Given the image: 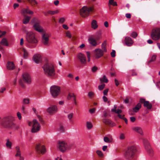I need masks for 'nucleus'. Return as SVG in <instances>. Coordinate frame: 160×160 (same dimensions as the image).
Returning <instances> with one entry per match:
<instances>
[{"label":"nucleus","mask_w":160,"mask_h":160,"mask_svg":"<svg viewBox=\"0 0 160 160\" xmlns=\"http://www.w3.org/2000/svg\"><path fill=\"white\" fill-rule=\"evenodd\" d=\"M105 87V84H103L98 86V88L99 90H102L104 89Z\"/></svg>","instance_id":"09e8293b"},{"label":"nucleus","mask_w":160,"mask_h":160,"mask_svg":"<svg viewBox=\"0 0 160 160\" xmlns=\"http://www.w3.org/2000/svg\"><path fill=\"white\" fill-rule=\"evenodd\" d=\"M138 36L137 33L135 32H132L131 34V37L133 38H135Z\"/></svg>","instance_id":"de8ad7c7"},{"label":"nucleus","mask_w":160,"mask_h":160,"mask_svg":"<svg viewBox=\"0 0 160 160\" xmlns=\"http://www.w3.org/2000/svg\"><path fill=\"white\" fill-rule=\"evenodd\" d=\"M95 95V94L93 92L91 91L88 92V96L90 98H93V97H94Z\"/></svg>","instance_id":"58836bf2"},{"label":"nucleus","mask_w":160,"mask_h":160,"mask_svg":"<svg viewBox=\"0 0 160 160\" xmlns=\"http://www.w3.org/2000/svg\"><path fill=\"white\" fill-rule=\"evenodd\" d=\"M136 152L137 148L136 146H129L125 150L124 153V157L126 159L131 160L134 157Z\"/></svg>","instance_id":"f03ea898"},{"label":"nucleus","mask_w":160,"mask_h":160,"mask_svg":"<svg viewBox=\"0 0 160 160\" xmlns=\"http://www.w3.org/2000/svg\"><path fill=\"white\" fill-rule=\"evenodd\" d=\"M77 57L80 60L81 64H85L86 63V59L85 56L82 53H79L77 54Z\"/></svg>","instance_id":"dca6fc26"},{"label":"nucleus","mask_w":160,"mask_h":160,"mask_svg":"<svg viewBox=\"0 0 160 160\" xmlns=\"http://www.w3.org/2000/svg\"><path fill=\"white\" fill-rule=\"evenodd\" d=\"M132 130L142 135L143 133V132L142 129L140 127H134L132 128Z\"/></svg>","instance_id":"a878e982"},{"label":"nucleus","mask_w":160,"mask_h":160,"mask_svg":"<svg viewBox=\"0 0 160 160\" xmlns=\"http://www.w3.org/2000/svg\"><path fill=\"white\" fill-rule=\"evenodd\" d=\"M124 43L127 46L130 47L133 44V41L130 37H126L125 38Z\"/></svg>","instance_id":"aec40b11"},{"label":"nucleus","mask_w":160,"mask_h":160,"mask_svg":"<svg viewBox=\"0 0 160 160\" xmlns=\"http://www.w3.org/2000/svg\"><path fill=\"white\" fill-rule=\"evenodd\" d=\"M29 100L28 99L25 98L23 100V103L24 104H28L29 103Z\"/></svg>","instance_id":"3c124183"},{"label":"nucleus","mask_w":160,"mask_h":160,"mask_svg":"<svg viewBox=\"0 0 160 160\" xmlns=\"http://www.w3.org/2000/svg\"><path fill=\"white\" fill-rule=\"evenodd\" d=\"M92 125L91 122H86V127L88 129H91L92 127Z\"/></svg>","instance_id":"ea45409f"},{"label":"nucleus","mask_w":160,"mask_h":160,"mask_svg":"<svg viewBox=\"0 0 160 160\" xmlns=\"http://www.w3.org/2000/svg\"><path fill=\"white\" fill-rule=\"evenodd\" d=\"M66 36L69 38H70L72 37V35L69 31H68L66 32Z\"/></svg>","instance_id":"49530a36"},{"label":"nucleus","mask_w":160,"mask_h":160,"mask_svg":"<svg viewBox=\"0 0 160 160\" xmlns=\"http://www.w3.org/2000/svg\"><path fill=\"white\" fill-rule=\"evenodd\" d=\"M26 39L27 42L29 43H36L38 42V40L36 38L34 34L32 32L27 33Z\"/></svg>","instance_id":"6e6552de"},{"label":"nucleus","mask_w":160,"mask_h":160,"mask_svg":"<svg viewBox=\"0 0 160 160\" xmlns=\"http://www.w3.org/2000/svg\"><path fill=\"white\" fill-rule=\"evenodd\" d=\"M108 89H106L104 90V91L103 92V93L104 95L105 96L107 95L108 92Z\"/></svg>","instance_id":"5fc2aeb1"},{"label":"nucleus","mask_w":160,"mask_h":160,"mask_svg":"<svg viewBox=\"0 0 160 160\" xmlns=\"http://www.w3.org/2000/svg\"><path fill=\"white\" fill-rule=\"evenodd\" d=\"M151 37L154 40H159L160 38V28H158L152 29Z\"/></svg>","instance_id":"1a4fd4ad"},{"label":"nucleus","mask_w":160,"mask_h":160,"mask_svg":"<svg viewBox=\"0 0 160 160\" xmlns=\"http://www.w3.org/2000/svg\"><path fill=\"white\" fill-rule=\"evenodd\" d=\"M24 18L22 20L23 23L24 24H26L28 23L29 21L30 17L25 15H23Z\"/></svg>","instance_id":"cd10ccee"},{"label":"nucleus","mask_w":160,"mask_h":160,"mask_svg":"<svg viewBox=\"0 0 160 160\" xmlns=\"http://www.w3.org/2000/svg\"><path fill=\"white\" fill-rule=\"evenodd\" d=\"M93 9V7H88L84 6L80 10V15L83 17H87L89 15L90 12H92Z\"/></svg>","instance_id":"20e7f679"},{"label":"nucleus","mask_w":160,"mask_h":160,"mask_svg":"<svg viewBox=\"0 0 160 160\" xmlns=\"http://www.w3.org/2000/svg\"><path fill=\"white\" fill-rule=\"evenodd\" d=\"M62 27L65 29L68 30V26L66 24H63L62 25Z\"/></svg>","instance_id":"338daca9"},{"label":"nucleus","mask_w":160,"mask_h":160,"mask_svg":"<svg viewBox=\"0 0 160 160\" xmlns=\"http://www.w3.org/2000/svg\"><path fill=\"white\" fill-rule=\"evenodd\" d=\"M103 99L104 102H107L108 101V98L105 96L103 97Z\"/></svg>","instance_id":"774afa93"},{"label":"nucleus","mask_w":160,"mask_h":160,"mask_svg":"<svg viewBox=\"0 0 160 160\" xmlns=\"http://www.w3.org/2000/svg\"><path fill=\"white\" fill-rule=\"evenodd\" d=\"M157 55L155 54H154L151 57V59L148 61L147 63L148 65H149L151 62H154L157 58Z\"/></svg>","instance_id":"473e14b6"},{"label":"nucleus","mask_w":160,"mask_h":160,"mask_svg":"<svg viewBox=\"0 0 160 160\" xmlns=\"http://www.w3.org/2000/svg\"><path fill=\"white\" fill-rule=\"evenodd\" d=\"M103 122L110 127H113L115 125V124L113 122L107 118L103 119Z\"/></svg>","instance_id":"4be33fe9"},{"label":"nucleus","mask_w":160,"mask_h":160,"mask_svg":"<svg viewBox=\"0 0 160 160\" xmlns=\"http://www.w3.org/2000/svg\"><path fill=\"white\" fill-rule=\"evenodd\" d=\"M22 79L25 83L28 84L32 82V79L30 75L27 72L23 73L22 75Z\"/></svg>","instance_id":"ddd939ff"},{"label":"nucleus","mask_w":160,"mask_h":160,"mask_svg":"<svg viewBox=\"0 0 160 160\" xmlns=\"http://www.w3.org/2000/svg\"><path fill=\"white\" fill-rule=\"evenodd\" d=\"M42 68L45 75L47 76L54 77L55 75V71L54 66L51 63H46L42 66Z\"/></svg>","instance_id":"f257e3e1"},{"label":"nucleus","mask_w":160,"mask_h":160,"mask_svg":"<svg viewBox=\"0 0 160 160\" xmlns=\"http://www.w3.org/2000/svg\"><path fill=\"white\" fill-rule=\"evenodd\" d=\"M16 150V154L15 155L16 157H19V160H24V158L21 156V152L20 150V147L18 146L15 147Z\"/></svg>","instance_id":"6ab92c4d"},{"label":"nucleus","mask_w":160,"mask_h":160,"mask_svg":"<svg viewBox=\"0 0 160 160\" xmlns=\"http://www.w3.org/2000/svg\"><path fill=\"white\" fill-rule=\"evenodd\" d=\"M60 87L53 85L50 88V92L53 98L57 97L60 93Z\"/></svg>","instance_id":"0eeeda50"},{"label":"nucleus","mask_w":160,"mask_h":160,"mask_svg":"<svg viewBox=\"0 0 160 160\" xmlns=\"http://www.w3.org/2000/svg\"><path fill=\"white\" fill-rule=\"evenodd\" d=\"M96 153L100 157H102L103 156V154L102 152L100 150H97L96 152Z\"/></svg>","instance_id":"a18cd8bd"},{"label":"nucleus","mask_w":160,"mask_h":160,"mask_svg":"<svg viewBox=\"0 0 160 160\" xmlns=\"http://www.w3.org/2000/svg\"><path fill=\"white\" fill-rule=\"evenodd\" d=\"M108 4L113 6H117V2H114V0H109Z\"/></svg>","instance_id":"79ce46f5"},{"label":"nucleus","mask_w":160,"mask_h":160,"mask_svg":"<svg viewBox=\"0 0 160 160\" xmlns=\"http://www.w3.org/2000/svg\"><path fill=\"white\" fill-rule=\"evenodd\" d=\"M65 21V19L63 18H61L59 20V22L60 23H64Z\"/></svg>","instance_id":"864d4df0"},{"label":"nucleus","mask_w":160,"mask_h":160,"mask_svg":"<svg viewBox=\"0 0 160 160\" xmlns=\"http://www.w3.org/2000/svg\"><path fill=\"white\" fill-rule=\"evenodd\" d=\"M7 68L8 69L12 70L15 68L14 64L12 62L8 61L7 64Z\"/></svg>","instance_id":"b1692460"},{"label":"nucleus","mask_w":160,"mask_h":160,"mask_svg":"<svg viewBox=\"0 0 160 160\" xmlns=\"http://www.w3.org/2000/svg\"><path fill=\"white\" fill-rule=\"evenodd\" d=\"M97 40L94 38L91 37L88 39L89 43L92 46H95L98 45Z\"/></svg>","instance_id":"393cba45"},{"label":"nucleus","mask_w":160,"mask_h":160,"mask_svg":"<svg viewBox=\"0 0 160 160\" xmlns=\"http://www.w3.org/2000/svg\"><path fill=\"white\" fill-rule=\"evenodd\" d=\"M22 51L23 52V57L24 58H27L28 55V51L25 49H23Z\"/></svg>","instance_id":"37998d69"},{"label":"nucleus","mask_w":160,"mask_h":160,"mask_svg":"<svg viewBox=\"0 0 160 160\" xmlns=\"http://www.w3.org/2000/svg\"><path fill=\"white\" fill-rule=\"evenodd\" d=\"M28 125L31 126L32 125V132L33 133L39 131L41 128V126L37 120L33 119L32 122H29Z\"/></svg>","instance_id":"39448f33"},{"label":"nucleus","mask_w":160,"mask_h":160,"mask_svg":"<svg viewBox=\"0 0 160 160\" xmlns=\"http://www.w3.org/2000/svg\"><path fill=\"white\" fill-rule=\"evenodd\" d=\"M21 13L23 15H25L26 14H33V12L32 11L30 10L28 8H23L21 10Z\"/></svg>","instance_id":"5701e85b"},{"label":"nucleus","mask_w":160,"mask_h":160,"mask_svg":"<svg viewBox=\"0 0 160 160\" xmlns=\"http://www.w3.org/2000/svg\"><path fill=\"white\" fill-rule=\"evenodd\" d=\"M50 35L48 33H43L42 36V43L45 45L48 46L49 43V38Z\"/></svg>","instance_id":"f8f14e48"},{"label":"nucleus","mask_w":160,"mask_h":160,"mask_svg":"<svg viewBox=\"0 0 160 160\" xmlns=\"http://www.w3.org/2000/svg\"><path fill=\"white\" fill-rule=\"evenodd\" d=\"M117 108V106L116 105H114V108H112L111 109V112H114L116 113L117 114H119L120 113H122V111L119 109H118L117 110H116Z\"/></svg>","instance_id":"c756f323"},{"label":"nucleus","mask_w":160,"mask_h":160,"mask_svg":"<svg viewBox=\"0 0 160 160\" xmlns=\"http://www.w3.org/2000/svg\"><path fill=\"white\" fill-rule=\"evenodd\" d=\"M125 138V135L123 133H121L119 136V138L121 140L124 139Z\"/></svg>","instance_id":"603ef678"},{"label":"nucleus","mask_w":160,"mask_h":160,"mask_svg":"<svg viewBox=\"0 0 160 160\" xmlns=\"http://www.w3.org/2000/svg\"><path fill=\"white\" fill-rule=\"evenodd\" d=\"M107 42L106 41H104L101 45L102 50L104 52H107V49L106 48Z\"/></svg>","instance_id":"7c9ffc66"},{"label":"nucleus","mask_w":160,"mask_h":160,"mask_svg":"<svg viewBox=\"0 0 160 160\" xmlns=\"http://www.w3.org/2000/svg\"><path fill=\"white\" fill-rule=\"evenodd\" d=\"M59 12L58 10L55 11H48L47 13H44V15L46 16L48 15V14L50 15H54L55 14L58 13Z\"/></svg>","instance_id":"72a5a7b5"},{"label":"nucleus","mask_w":160,"mask_h":160,"mask_svg":"<svg viewBox=\"0 0 160 160\" xmlns=\"http://www.w3.org/2000/svg\"><path fill=\"white\" fill-rule=\"evenodd\" d=\"M3 125L7 128L14 129H18V127L14 122V119L11 117H8L4 118Z\"/></svg>","instance_id":"7ed1b4c3"},{"label":"nucleus","mask_w":160,"mask_h":160,"mask_svg":"<svg viewBox=\"0 0 160 160\" xmlns=\"http://www.w3.org/2000/svg\"><path fill=\"white\" fill-rule=\"evenodd\" d=\"M58 146L60 150L62 152H65L66 150L70 148V147L64 141L59 142Z\"/></svg>","instance_id":"9b49d317"},{"label":"nucleus","mask_w":160,"mask_h":160,"mask_svg":"<svg viewBox=\"0 0 160 160\" xmlns=\"http://www.w3.org/2000/svg\"><path fill=\"white\" fill-rule=\"evenodd\" d=\"M17 115L19 119L20 120L22 118L21 115L20 113L19 112H18L17 113Z\"/></svg>","instance_id":"680f3d73"},{"label":"nucleus","mask_w":160,"mask_h":160,"mask_svg":"<svg viewBox=\"0 0 160 160\" xmlns=\"http://www.w3.org/2000/svg\"><path fill=\"white\" fill-rule=\"evenodd\" d=\"M111 55L112 57H114L115 56V51L113 50L111 53Z\"/></svg>","instance_id":"4d7b16f0"},{"label":"nucleus","mask_w":160,"mask_h":160,"mask_svg":"<svg viewBox=\"0 0 160 160\" xmlns=\"http://www.w3.org/2000/svg\"><path fill=\"white\" fill-rule=\"evenodd\" d=\"M58 110L56 105H52L49 107L47 109V112L49 115H52L56 112Z\"/></svg>","instance_id":"4468645a"},{"label":"nucleus","mask_w":160,"mask_h":160,"mask_svg":"<svg viewBox=\"0 0 160 160\" xmlns=\"http://www.w3.org/2000/svg\"><path fill=\"white\" fill-rule=\"evenodd\" d=\"M19 84H20V85H21V86L23 88H25V85L22 82V80H20V81H19Z\"/></svg>","instance_id":"e2e57ef3"},{"label":"nucleus","mask_w":160,"mask_h":160,"mask_svg":"<svg viewBox=\"0 0 160 160\" xmlns=\"http://www.w3.org/2000/svg\"><path fill=\"white\" fill-rule=\"evenodd\" d=\"M104 52L100 48H96L94 50L95 56L96 58L98 59L102 56Z\"/></svg>","instance_id":"f3484780"},{"label":"nucleus","mask_w":160,"mask_h":160,"mask_svg":"<svg viewBox=\"0 0 160 160\" xmlns=\"http://www.w3.org/2000/svg\"><path fill=\"white\" fill-rule=\"evenodd\" d=\"M0 43L3 46H8L9 45L8 42L5 38H3L1 41Z\"/></svg>","instance_id":"2f4dec72"},{"label":"nucleus","mask_w":160,"mask_h":160,"mask_svg":"<svg viewBox=\"0 0 160 160\" xmlns=\"http://www.w3.org/2000/svg\"><path fill=\"white\" fill-rule=\"evenodd\" d=\"M131 72H132V76H136L137 75V73L134 70H132Z\"/></svg>","instance_id":"bf43d9fd"},{"label":"nucleus","mask_w":160,"mask_h":160,"mask_svg":"<svg viewBox=\"0 0 160 160\" xmlns=\"http://www.w3.org/2000/svg\"><path fill=\"white\" fill-rule=\"evenodd\" d=\"M6 145L7 148H11L12 143L11 142L9 141V139L7 140V141L6 143Z\"/></svg>","instance_id":"a19ab883"},{"label":"nucleus","mask_w":160,"mask_h":160,"mask_svg":"<svg viewBox=\"0 0 160 160\" xmlns=\"http://www.w3.org/2000/svg\"><path fill=\"white\" fill-rule=\"evenodd\" d=\"M72 97H74V98H76V96L73 93H70L68 95L67 98L68 100H70Z\"/></svg>","instance_id":"4c0bfd02"},{"label":"nucleus","mask_w":160,"mask_h":160,"mask_svg":"<svg viewBox=\"0 0 160 160\" xmlns=\"http://www.w3.org/2000/svg\"><path fill=\"white\" fill-rule=\"evenodd\" d=\"M59 130L61 132H63L64 129L62 125H60L59 128Z\"/></svg>","instance_id":"6e6d98bb"},{"label":"nucleus","mask_w":160,"mask_h":160,"mask_svg":"<svg viewBox=\"0 0 160 160\" xmlns=\"http://www.w3.org/2000/svg\"><path fill=\"white\" fill-rule=\"evenodd\" d=\"M98 26L96 20H93L91 23V27L94 29H96L98 28Z\"/></svg>","instance_id":"bb28decb"},{"label":"nucleus","mask_w":160,"mask_h":160,"mask_svg":"<svg viewBox=\"0 0 160 160\" xmlns=\"http://www.w3.org/2000/svg\"><path fill=\"white\" fill-rule=\"evenodd\" d=\"M95 108H93L90 109L89 110V112L91 113H93L95 112Z\"/></svg>","instance_id":"0e129e2a"},{"label":"nucleus","mask_w":160,"mask_h":160,"mask_svg":"<svg viewBox=\"0 0 160 160\" xmlns=\"http://www.w3.org/2000/svg\"><path fill=\"white\" fill-rule=\"evenodd\" d=\"M141 104L140 103H138L132 109L130 110L129 113L130 115H133L137 112L141 108Z\"/></svg>","instance_id":"a211bd4d"},{"label":"nucleus","mask_w":160,"mask_h":160,"mask_svg":"<svg viewBox=\"0 0 160 160\" xmlns=\"http://www.w3.org/2000/svg\"><path fill=\"white\" fill-rule=\"evenodd\" d=\"M125 16L128 18H130L131 17V15L130 13H127L125 15Z\"/></svg>","instance_id":"69168bd1"},{"label":"nucleus","mask_w":160,"mask_h":160,"mask_svg":"<svg viewBox=\"0 0 160 160\" xmlns=\"http://www.w3.org/2000/svg\"><path fill=\"white\" fill-rule=\"evenodd\" d=\"M143 143L145 149L147 151L148 153L150 156H152L153 155V152L151 148L148 141L146 140H143Z\"/></svg>","instance_id":"9d476101"},{"label":"nucleus","mask_w":160,"mask_h":160,"mask_svg":"<svg viewBox=\"0 0 160 160\" xmlns=\"http://www.w3.org/2000/svg\"><path fill=\"white\" fill-rule=\"evenodd\" d=\"M33 60L36 63H39L42 60L41 55L38 54H35L33 56Z\"/></svg>","instance_id":"412c9836"},{"label":"nucleus","mask_w":160,"mask_h":160,"mask_svg":"<svg viewBox=\"0 0 160 160\" xmlns=\"http://www.w3.org/2000/svg\"><path fill=\"white\" fill-rule=\"evenodd\" d=\"M103 140L104 141L106 142L110 143L112 142V138L110 139L107 137H105L104 138Z\"/></svg>","instance_id":"c9c22d12"},{"label":"nucleus","mask_w":160,"mask_h":160,"mask_svg":"<svg viewBox=\"0 0 160 160\" xmlns=\"http://www.w3.org/2000/svg\"><path fill=\"white\" fill-rule=\"evenodd\" d=\"M94 38L97 40H99L101 38V34L98 33L94 36Z\"/></svg>","instance_id":"c03bdc74"},{"label":"nucleus","mask_w":160,"mask_h":160,"mask_svg":"<svg viewBox=\"0 0 160 160\" xmlns=\"http://www.w3.org/2000/svg\"><path fill=\"white\" fill-rule=\"evenodd\" d=\"M73 116V113H70L68 114V118L69 120H70L72 118Z\"/></svg>","instance_id":"8fccbe9b"},{"label":"nucleus","mask_w":160,"mask_h":160,"mask_svg":"<svg viewBox=\"0 0 160 160\" xmlns=\"http://www.w3.org/2000/svg\"><path fill=\"white\" fill-rule=\"evenodd\" d=\"M6 33L5 31H0V37H2V36L5 34Z\"/></svg>","instance_id":"13d9d810"},{"label":"nucleus","mask_w":160,"mask_h":160,"mask_svg":"<svg viewBox=\"0 0 160 160\" xmlns=\"http://www.w3.org/2000/svg\"><path fill=\"white\" fill-rule=\"evenodd\" d=\"M98 69V68L96 66L93 67L92 68V72H95Z\"/></svg>","instance_id":"052dcab7"},{"label":"nucleus","mask_w":160,"mask_h":160,"mask_svg":"<svg viewBox=\"0 0 160 160\" xmlns=\"http://www.w3.org/2000/svg\"><path fill=\"white\" fill-rule=\"evenodd\" d=\"M36 149L38 153H40L42 154H44L46 152L45 146L41 144H37L36 146Z\"/></svg>","instance_id":"2eb2a0df"},{"label":"nucleus","mask_w":160,"mask_h":160,"mask_svg":"<svg viewBox=\"0 0 160 160\" xmlns=\"http://www.w3.org/2000/svg\"><path fill=\"white\" fill-rule=\"evenodd\" d=\"M100 80L101 82H105L107 83L108 82V80L105 75H103L102 78H100Z\"/></svg>","instance_id":"f704fd0d"},{"label":"nucleus","mask_w":160,"mask_h":160,"mask_svg":"<svg viewBox=\"0 0 160 160\" xmlns=\"http://www.w3.org/2000/svg\"><path fill=\"white\" fill-rule=\"evenodd\" d=\"M143 106L148 109H150L152 108V104L149 101H146L144 103Z\"/></svg>","instance_id":"c85d7f7f"},{"label":"nucleus","mask_w":160,"mask_h":160,"mask_svg":"<svg viewBox=\"0 0 160 160\" xmlns=\"http://www.w3.org/2000/svg\"><path fill=\"white\" fill-rule=\"evenodd\" d=\"M28 1L32 6L35 5L38 3L35 0H28Z\"/></svg>","instance_id":"e433bc0d"},{"label":"nucleus","mask_w":160,"mask_h":160,"mask_svg":"<svg viewBox=\"0 0 160 160\" xmlns=\"http://www.w3.org/2000/svg\"><path fill=\"white\" fill-rule=\"evenodd\" d=\"M32 22L34 23L33 28L35 30L39 32H43V29L40 25V22L38 19L33 18H32Z\"/></svg>","instance_id":"423d86ee"}]
</instances>
